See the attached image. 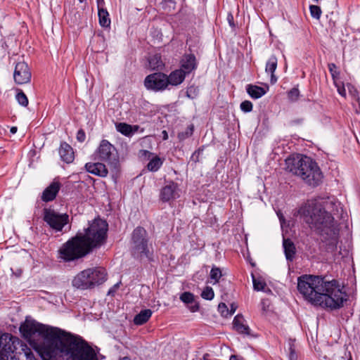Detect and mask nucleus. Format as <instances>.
I'll return each mask as SVG.
<instances>
[{
  "label": "nucleus",
  "mask_w": 360,
  "mask_h": 360,
  "mask_svg": "<svg viewBox=\"0 0 360 360\" xmlns=\"http://www.w3.org/2000/svg\"><path fill=\"white\" fill-rule=\"evenodd\" d=\"M15 99L17 100L18 103L23 106V107H26L28 105V98L27 97V96L24 94V92L21 90H20L16 96H15Z\"/></svg>",
  "instance_id": "nucleus-30"
},
{
  "label": "nucleus",
  "mask_w": 360,
  "mask_h": 360,
  "mask_svg": "<svg viewBox=\"0 0 360 360\" xmlns=\"http://www.w3.org/2000/svg\"><path fill=\"white\" fill-rule=\"evenodd\" d=\"M86 139V134L83 129H79L77 133V139L79 142H84Z\"/></svg>",
  "instance_id": "nucleus-43"
},
{
  "label": "nucleus",
  "mask_w": 360,
  "mask_h": 360,
  "mask_svg": "<svg viewBox=\"0 0 360 360\" xmlns=\"http://www.w3.org/2000/svg\"><path fill=\"white\" fill-rule=\"evenodd\" d=\"M116 290V289H115L114 288H111L109 291H108V294H112L113 292H115Z\"/></svg>",
  "instance_id": "nucleus-53"
},
{
  "label": "nucleus",
  "mask_w": 360,
  "mask_h": 360,
  "mask_svg": "<svg viewBox=\"0 0 360 360\" xmlns=\"http://www.w3.org/2000/svg\"><path fill=\"white\" fill-rule=\"evenodd\" d=\"M163 161L158 156L152 158L148 163L147 168L150 172L158 171L162 166Z\"/></svg>",
  "instance_id": "nucleus-29"
},
{
  "label": "nucleus",
  "mask_w": 360,
  "mask_h": 360,
  "mask_svg": "<svg viewBox=\"0 0 360 360\" xmlns=\"http://www.w3.org/2000/svg\"><path fill=\"white\" fill-rule=\"evenodd\" d=\"M310 13L312 18L319 20L321 15V8L316 5H311L309 6Z\"/></svg>",
  "instance_id": "nucleus-34"
},
{
  "label": "nucleus",
  "mask_w": 360,
  "mask_h": 360,
  "mask_svg": "<svg viewBox=\"0 0 360 360\" xmlns=\"http://www.w3.org/2000/svg\"><path fill=\"white\" fill-rule=\"evenodd\" d=\"M300 95V91L297 88H292L289 92H288V98L292 101H296Z\"/></svg>",
  "instance_id": "nucleus-41"
},
{
  "label": "nucleus",
  "mask_w": 360,
  "mask_h": 360,
  "mask_svg": "<svg viewBox=\"0 0 360 360\" xmlns=\"http://www.w3.org/2000/svg\"><path fill=\"white\" fill-rule=\"evenodd\" d=\"M179 197L178 185L169 181L160 190V198L162 202H169Z\"/></svg>",
  "instance_id": "nucleus-13"
},
{
  "label": "nucleus",
  "mask_w": 360,
  "mask_h": 360,
  "mask_svg": "<svg viewBox=\"0 0 360 360\" xmlns=\"http://www.w3.org/2000/svg\"><path fill=\"white\" fill-rule=\"evenodd\" d=\"M240 107L244 112H249L252 110V103L250 101H245L240 103Z\"/></svg>",
  "instance_id": "nucleus-38"
},
{
  "label": "nucleus",
  "mask_w": 360,
  "mask_h": 360,
  "mask_svg": "<svg viewBox=\"0 0 360 360\" xmlns=\"http://www.w3.org/2000/svg\"><path fill=\"white\" fill-rule=\"evenodd\" d=\"M162 134H163V139L164 140H167L168 139V134H167V132L166 131H162Z\"/></svg>",
  "instance_id": "nucleus-51"
},
{
  "label": "nucleus",
  "mask_w": 360,
  "mask_h": 360,
  "mask_svg": "<svg viewBox=\"0 0 360 360\" xmlns=\"http://www.w3.org/2000/svg\"><path fill=\"white\" fill-rule=\"evenodd\" d=\"M120 360H130V359L128 357H124V358L121 359Z\"/></svg>",
  "instance_id": "nucleus-57"
},
{
  "label": "nucleus",
  "mask_w": 360,
  "mask_h": 360,
  "mask_svg": "<svg viewBox=\"0 0 360 360\" xmlns=\"http://www.w3.org/2000/svg\"><path fill=\"white\" fill-rule=\"evenodd\" d=\"M167 75L162 72H155L148 75L144 79V86L148 90L160 91L165 90L167 86Z\"/></svg>",
  "instance_id": "nucleus-11"
},
{
  "label": "nucleus",
  "mask_w": 360,
  "mask_h": 360,
  "mask_svg": "<svg viewBox=\"0 0 360 360\" xmlns=\"http://www.w3.org/2000/svg\"><path fill=\"white\" fill-rule=\"evenodd\" d=\"M18 339L9 333L0 335V360H18L13 355Z\"/></svg>",
  "instance_id": "nucleus-9"
},
{
  "label": "nucleus",
  "mask_w": 360,
  "mask_h": 360,
  "mask_svg": "<svg viewBox=\"0 0 360 360\" xmlns=\"http://www.w3.org/2000/svg\"><path fill=\"white\" fill-rule=\"evenodd\" d=\"M149 67L151 70H159L164 66L161 56L158 54L151 56L148 58Z\"/></svg>",
  "instance_id": "nucleus-26"
},
{
  "label": "nucleus",
  "mask_w": 360,
  "mask_h": 360,
  "mask_svg": "<svg viewBox=\"0 0 360 360\" xmlns=\"http://www.w3.org/2000/svg\"><path fill=\"white\" fill-rule=\"evenodd\" d=\"M93 156L95 160L105 162L115 169L119 167L118 153L115 147L105 139L101 141Z\"/></svg>",
  "instance_id": "nucleus-7"
},
{
  "label": "nucleus",
  "mask_w": 360,
  "mask_h": 360,
  "mask_svg": "<svg viewBox=\"0 0 360 360\" xmlns=\"http://www.w3.org/2000/svg\"><path fill=\"white\" fill-rule=\"evenodd\" d=\"M342 210L340 203L333 199H311L298 210V214L311 229L321 235L328 251L336 250L340 228L334 215Z\"/></svg>",
  "instance_id": "nucleus-2"
},
{
  "label": "nucleus",
  "mask_w": 360,
  "mask_h": 360,
  "mask_svg": "<svg viewBox=\"0 0 360 360\" xmlns=\"http://www.w3.org/2000/svg\"><path fill=\"white\" fill-rule=\"evenodd\" d=\"M90 270L92 274H90V281L92 288L104 283L107 279V273L105 269L102 267H96L93 269H87Z\"/></svg>",
  "instance_id": "nucleus-15"
},
{
  "label": "nucleus",
  "mask_w": 360,
  "mask_h": 360,
  "mask_svg": "<svg viewBox=\"0 0 360 360\" xmlns=\"http://www.w3.org/2000/svg\"><path fill=\"white\" fill-rule=\"evenodd\" d=\"M20 330L27 339L35 335L42 337L44 352L50 358L61 354L65 360H97L94 350L84 339L60 328L26 319Z\"/></svg>",
  "instance_id": "nucleus-1"
},
{
  "label": "nucleus",
  "mask_w": 360,
  "mask_h": 360,
  "mask_svg": "<svg viewBox=\"0 0 360 360\" xmlns=\"http://www.w3.org/2000/svg\"><path fill=\"white\" fill-rule=\"evenodd\" d=\"M218 311L224 317H227L229 314V310L225 303H220L218 306Z\"/></svg>",
  "instance_id": "nucleus-40"
},
{
  "label": "nucleus",
  "mask_w": 360,
  "mask_h": 360,
  "mask_svg": "<svg viewBox=\"0 0 360 360\" xmlns=\"http://www.w3.org/2000/svg\"><path fill=\"white\" fill-rule=\"evenodd\" d=\"M252 282H253V287L255 290L259 291V290H264L266 283L264 281L260 279H257L255 278L254 276H252Z\"/></svg>",
  "instance_id": "nucleus-35"
},
{
  "label": "nucleus",
  "mask_w": 360,
  "mask_h": 360,
  "mask_svg": "<svg viewBox=\"0 0 360 360\" xmlns=\"http://www.w3.org/2000/svg\"><path fill=\"white\" fill-rule=\"evenodd\" d=\"M150 309L141 310L139 314L135 316L134 323L135 325L141 326L146 323L152 316Z\"/></svg>",
  "instance_id": "nucleus-24"
},
{
  "label": "nucleus",
  "mask_w": 360,
  "mask_h": 360,
  "mask_svg": "<svg viewBox=\"0 0 360 360\" xmlns=\"http://www.w3.org/2000/svg\"><path fill=\"white\" fill-rule=\"evenodd\" d=\"M100 1H101V0H98V8H100ZM101 1H103V0H101Z\"/></svg>",
  "instance_id": "nucleus-58"
},
{
  "label": "nucleus",
  "mask_w": 360,
  "mask_h": 360,
  "mask_svg": "<svg viewBox=\"0 0 360 360\" xmlns=\"http://www.w3.org/2000/svg\"><path fill=\"white\" fill-rule=\"evenodd\" d=\"M284 252L287 260L292 261L295 255V247L290 239H283Z\"/></svg>",
  "instance_id": "nucleus-23"
},
{
  "label": "nucleus",
  "mask_w": 360,
  "mask_h": 360,
  "mask_svg": "<svg viewBox=\"0 0 360 360\" xmlns=\"http://www.w3.org/2000/svg\"><path fill=\"white\" fill-rule=\"evenodd\" d=\"M193 87H189L188 89H187V91H186V94H187V96L188 97L191 98V93L192 92V91L193 90Z\"/></svg>",
  "instance_id": "nucleus-50"
},
{
  "label": "nucleus",
  "mask_w": 360,
  "mask_h": 360,
  "mask_svg": "<svg viewBox=\"0 0 360 360\" xmlns=\"http://www.w3.org/2000/svg\"><path fill=\"white\" fill-rule=\"evenodd\" d=\"M116 290V289H115L114 288H111L109 291H108V294H112L113 292H115Z\"/></svg>",
  "instance_id": "nucleus-54"
},
{
  "label": "nucleus",
  "mask_w": 360,
  "mask_h": 360,
  "mask_svg": "<svg viewBox=\"0 0 360 360\" xmlns=\"http://www.w3.org/2000/svg\"><path fill=\"white\" fill-rule=\"evenodd\" d=\"M99 24L101 27H108L110 25L109 13L106 9L98 8Z\"/></svg>",
  "instance_id": "nucleus-27"
},
{
  "label": "nucleus",
  "mask_w": 360,
  "mask_h": 360,
  "mask_svg": "<svg viewBox=\"0 0 360 360\" xmlns=\"http://www.w3.org/2000/svg\"><path fill=\"white\" fill-rule=\"evenodd\" d=\"M186 75L187 73H186L181 68L172 72L169 76L167 75V79H168L167 86L169 84L177 86L181 84Z\"/></svg>",
  "instance_id": "nucleus-19"
},
{
  "label": "nucleus",
  "mask_w": 360,
  "mask_h": 360,
  "mask_svg": "<svg viewBox=\"0 0 360 360\" xmlns=\"http://www.w3.org/2000/svg\"><path fill=\"white\" fill-rule=\"evenodd\" d=\"M13 78L18 84H24L30 81L31 72L27 63L19 62L15 65Z\"/></svg>",
  "instance_id": "nucleus-12"
},
{
  "label": "nucleus",
  "mask_w": 360,
  "mask_h": 360,
  "mask_svg": "<svg viewBox=\"0 0 360 360\" xmlns=\"http://www.w3.org/2000/svg\"><path fill=\"white\" fill-rule=\"evenodd\" d=\"M79 1H80V2H82V1H83V0H79Z\"/></svg>",
  "instance_id": "nucleus-60"
},
{
  "label": "nucleus",
  "mask_w": 360,
  "mask_h": 360,
  "mask_svg": "<svg viewBox=\"0 0 360 360\" xmlns=\"http://www.w3.org/2000/svg\"><path fill=\"white\" fill-rule=\"evenodd\" d=\"M131 127H132V135L138 131L139 129V126L138 125H131Z\"/></svg>",
  "instance_id": "nucleus-48"
},
{
  "label": "nucleus",
  "mask_w": 360,
  "mask_h": 360,
  "mask_svg": "<svg viewBox=\"0 0 360 360\" xmlns=\"http://www.w3.org/2000/svg\"><path fill=\"white\" fill-rule=\"evenodd\" d=\"M44 220L51 229L56 231H60L68 223L69 216L67 214H58L53 210L45 208L44 210Z\"/></svg>",
  "instance_id": "nucleus-10"
},
{
  "label": "nucleus",
  "mask_w": 360,
  "mask_h": 360,
  "mask_svg": "<svg viewBox=\"0 0 360 360\" xmlns=\"http://www.w3.org/2000/svg\"><path fill=\"white\" fill-rule=\"evenodd\" d=\"M338 92L340 95L345 96L346 95L345 89L344 88L342 89H338Z\"/></svg>",
  "instance_id": "nucleus-49"
},
{
  "label": "nucleus",
  "mask_w": 360,
  "mask_h": 360,
  "mask_svg": "<svg viewBox=\"0 0 360 360\" xmlns=\"http://www.w3.org/2000/svg\"><path fill=\"white\" fill-rule=\"evenodd\" d=\"M227 20L230 25V26L231 27H234V23H233V16L232 14L229 13L227 16Z\"/></svg>",
  "instance_id": "nucleus-44"
},
{
  "label": "nucleus",
  "mask_w": 360,
  "mask_h": 360,
  "mask_svg": "<svg viewBox=\"0 0 360 360\" xmlns=\"http://www.w3.org/2000/svg\"><path fill=\"white\" fill-rule=\"evenodd\" d=\"M214 290L209 286L205 287L201 293V297L207 300H212L214 298Z\"/></svg>",
  "instance_id": "nucleus-32"
},
{
  "label": "nucleus",
  "mask_w": 360,
  "mask_h": 360,
  "mask_svg": "<svg viewBox=\"0 0 360 360\" xmlns=\"http://www.w3.org/2000/svg\"><path fill=\"white\" fill-rule=\"evenodd\" d=\"M233 325L234 329L239 333L243 334V335H250V329L245 324V320L243 317V316L237 315L235 316Z\"/></svg>",
  "instance_id": "nucleus-21"
},
{
  "label": "nucleus",
  "mask_w": 360,
  "mask_h": 360,
  "mask_svg": "<svg viewBox=\"0 0 360 360\" xmlns=\"http://www.w3.org/2000/svg\"><path fill=\"white\" fill-rule=\"evenodd\" d=\"M181 68L187 74L196 68V59L193 54H187L181 60Z\"/></svg>",
  "instance_id": "nucleus-20"
},
{
  "label": "nucleus",
  "mask_w": 360,
  "mask_h": 360,
  "mask_svg": "<svg viewBox=\"0 0 360 360\" xmlns=\"http://www.w3.org/2000/svg\"><path fill=\"white\" fill-rule=\"evenodd\" d=\"M21 273H22L21 270H20V271H17L16 276H20V274H21Z\"/></svg>",
  "instance_id": "nucleus-55"
},
{
  "label": "nucleus",
  "mask_w": 360,
  "mask_h": 360,
  "mask_svg": "<svg viewBox=\"0 0 360 360\" xmlns=\"http://www.w3.org/2000/svg\"><path fill=\"white\" fill-rule=\"evenodd\" d=\"M248 94L255 99H257L263 96L266 94L264 88L256 85L248 84L246 87Z\"/></svg>",
  "instance_id": "nucleus-25"
},
{
  "label": "nucleus",
  "mask_w": 360,
  "mask_h": 360,
  "mask_svg": "<svg viewBox=\"0 0 360 360\" xmlns=\"http://www.w3.org/2000/svg\"><path fill=\"white\" fill-rule=\"evenodd\" d=\"M59 258L64 262L78 259L90 252L86 244L82 240L80 234H77L65 243L58 250Z\"/></svg>",
  "instance_id": "nucleus-6"
},
{
  "label": "nucleus",
  "mask_w": 360,
  "mask_h": 360,
  "mask_svg": "<svg viewBox=\"0 0 360 360\" xmlns=\"http://www.w3.org/2000/svg\"><path fill=\"white\" fill-rule=\"evenodd\" d=\"M118 287H119V283H117V284H115V285L113 286V288H114L115 289H117Z\"/></svg>",
  "instance_id": "nucleus-56"
},
{
  "label": "nucleus",
  "mask_w": 360,
  "mask_h": 360,
  "mask_svg": "<svg viewBox=\"0 0 360 360\" xmlns=\"http://www.w3.org/2000/svg\"><path fill=\"white\" fill-rule=\"evenodd\" d=\"M108 228L107 222L98 218L89 224L84 233H78L77 234H80L82 240L91 252L93 249L101 247L105 243Z\"/></svg>",
  "instance_id": "nucleus-5"
},
{
  "label": "nucleus",
  "mask_w": 360,
  "mask_h": 360,
  "mask_svg": "<svg viewBox=\"0 0 360 360\" xmlns=\"http://www.w3.org/2000/svg\"><path fill=\"white\" fill-rule=\"evenodd\" d=\"M180 300L186 304H192L194 302V295L191 292H184L180 295Z\"/></svg>",
  "instance_id": "nucleus-33"
},
{
  "label": "nucleus",
  "mask_w": 360,
  "mask_h": 360,
  "mask_svg": "<svg viewBox=\"0 0 360 360\" xmlns=\"http://www.w3.org/2000/svg\"><path fill=\"white\" fill-rule=\"evenodd\" d=\"M297 290L308 302L325 309H340L348 299L336 280H328L320 276L304 274L299 276Z\"/></svg>",
  "instance_id": "nucleus-3"
},
{
  "label": "nucleus",
  "mask_w": 360,
  "mask_h": 360,
  "mask_svg": "<svg viewBox=\"0 0 360 360\" xmlns=\"http://www.w3.org/2000/svg\"><path fill=\"white\" fill-rule=\"evenodd\" d=\"M161 4L162 8L168 12L174 10L175 8V2L173 0H164Z\"/></svg>",
  "instance_id": "nucleus-36"
},
{
  "label": "nucleus",
  "mask_w": 360,
  "mask_h": 360,
  "mask_svg": "<svg viewBox=\"0 0 360 360\" xmlns=\"http://www.w3.org/2000/svg\"><path fill=\"white\" fill-rule=\"evenodd\" d=\"M229 360H243V358L239 357L237 355H231L229 358Z\"/></svg>",
  "instance_id": "nucleus-47"
},
{
  "label": "nucleus",
  "mask_w": 360,
  "mask_h": 360,
  "mask_svg": "<svg viewBox=\"0 0 360 360\" xmlns=\"http://www.w3.org/2000/svg\"><path fill=\"white\" fill-rule=\"evenodd\" d=\"M116 129L122 134L130 136L132 135V127L131 125L124 122H120L116 124Z\"/></svg>",
  "instance_id": "nucleus-28"
},
{
  "label": "nucleus",
  "mask_w": 360,
  "mask_h": 360,
  "mask_svg": "<svg viewBox=\"0 0 360 360\" xmlns=\"http://www.w3.org/2000/svg\"><path fill=\"white\" fill-rule=\"evenodd\" d=\"M285 169L299 176L307 185L316 187L323 175L317 162L306 155L289 157L285 160Z\"/></svg>",
  "instance_id": "nucleus-4"
},
{
  "label": "nucleus",
  "mask_w": 360,
  "mask_h": 360,
  "mask_svg": "<svg viewBox=\"0 0 360 360\" xmlns=\"http://www.w3.org/2000/svg\"><path fill=\"white\" fill-rule=\"evenodd\" d=\"M59 154L63 161L70 163L74 160L75 155L72 148L65 142L60 144Z\"/></svg>",
  "instance_id": "nucleus-18"
},
{
  "label": "nucleus",
  "mask_w": 360,
  "mask_h": 360,
  "mask_svg": "<svg viewBox=\"0 0 360 360\" xmlns=\"http://www.w3.org/2000/svg\"><path fill=\"white\" fill-rule=\"evenodd\" d=\"M347 360H352V359H351V358H349V359H348Z\"/></svg>",
  "instance_id": "nucleus-59"
},
{
  "label": "nucleus",
  "mask_w": 360,
  "mask_h": 360,
  "mask_svg": "<svg viewBox=\"0 0 360 360\" xmlns=\"http://www.w3.org/2000/svg\"><path fill=\"white\" fill-rule=\"evenodd\" d=\"M16 131H17V127H13L11 128V132L12 134H15Z\"/></svg>",
  "instance_id": "nucleus-52"
},
{
  "label": "nucleus",
  "mask_w": 360,
  "mask_h": 360,
  "mask_svg": "<svg viewBox=\"0 0 360 360\" xmlns=\"http://www.w3.org/2000/svg\"><path fill=\"white\" fill-rule=\"evenodd\" d=\"M222 274L219 268L213 266L210 271V278L214 280V284L217 283L221 277Z\"/></svg>",
  "instance_id": "nucleus-31"
},
{
  "label": "nucleus",
  "mask_w": 360,
  "mask_h": 360,
  "mask_svg": "<svg viewBox=\"0 0 360 360\" xmlns=\"http://www.w3.org/2000/svg\"><path fill=\"white\" fill-rule=\"evenodd\" d=\"M277 63L278 60L276 57L275 56H271L266 64L265 71L266 73L271 74V82L272 84L277 81V78L274 75V72L277 68Z\"/></svg>",
  "instance_id": "nucleus-22"
},
{
  "label": "nucleus",
  "mask_w": 360,
  "mask_h": 360,
  "mask_svg": "<svg viewBox=\"0 0 360 360\" xmlns=\"http://www.w3.org/2000/svg\"><path fill=\"white\" fill-rule=\"evenodd\" d=\"M328 70L329 72L333 77V79L335 80L339 77L340 72L338 70V68L335 64L334 63H329L328 64Z\"/></svg>",
  "instance_id": "nucleus-37"
},
{
  "label": "nucleus",
  "mask_w": 360,
  "mask_h": 360,
  "mask_svg": "<svg viewBox=\"0 0 360 360\" xmlns=\"http://www.w3.org/2000/svg\"><path fill=\"white\" fill-rule=\"evenodd\" d=\"M198 309H199V304L198 303H195L194 304H193L190 307V310L192 312H195V311H198Z\"/></svg>",
  "instance_id": "nucleus-45"
},
{
  "label": "nucleus",
  "mask_w": 360,
  "mask_h": 360,
  "mask_svg": "<svg viewBox=\"0 0 360 360\" xmlns=\"http://www.w3.org/2000/svg\"><path fill=\"white\" fill-rule=\"evenodd\" d=\"M293 344L292 342H290V354H289V359L290 360H297V355L295 353V349L292 347Z\"/></svg>",
  "instance_id": "nucleus-42"
},
{
  "label": "nucleus",
  "mask_w": 360,
  "mask_h": 360,
  "mask_svg": "<svg viewBox=\"0 0 360 360\" xmlns=\"http://www.w3.org/2000/svg\"><path fill=\"white\" fill-rule=\"evenodd\" d=\"M61 184L59 181L54 180L42 193L41 200L44 202L53 200L58 194Z\"/></svg>",
  "instance_id": "nucleus-16"
},
{
  "label": "nucleus",
  "mask_w": 360,
  "mask_h": 360,
  "mask_svg": "<svg viewBox=\"0 0 360 360\" xmlns=\"http://www.w3.org/2000/svg\"><path fill=\"white\" fill-rule=\"evenodd\" d=\"M131 253L134 257H149L146 231L141 227L135 229L132 233Z\"/></svg>",
  "instance_id": "nucleus-8"
},
{
  "label": "nucleus",
  "mask_w": 360,
  "mask_h": 360,
  "mask_svg": "<svg viewBox=\"0 0 360 360\" xmlns=\"http://www.w3.org/2000/svg\"><path fill=\"white\" fill-rule=\"evenodd\" d=\"M85 169L88 172L101 177L106 176L108 173L106 166L101 162H87Z\"/></svg>",
  "instance_id": "nucleus-17"
},
{
  "label": "nucleus",
  "mask_w": 360,
  "mask_h": 360,
  "mask_svg": "<svg viewBox=\"0 0 360 360\" xmlns=\"http://www.w3.org/2000/svg\"><path fill=\"white\" fill-rule=\"evenodd\" d=\"M236 310V306H235L233 304H232L231 306V310L229 311V316H231L232 314H233L235 313Z\"/></svg>",
  "instance_id": "nucleus-46"
},
{
  "label": "nucleus",
  "mask_w": 360,
  "mask_h": 360,
  "mask_svg": "<svg viewBox=\"0 0 360 360\" xmlns=\"http://www.w3.org/2000/svg\"><path fill=\"white\" fill-rule=\"evenodd\" d=\"M193 131V126L191 125L186 129L185 132L179 133L178 136H179V139H181V140L185 139L192 135Z\"/></svg>",
  "instance_id": "nucleus-39"
},
{
  "label": "nucleus",
  "mask_w": 360,
  "mask_h": 360,
  "mask_svg": "<svg viewBox=\"0 0 360 360\" xmlns=\"http://www.w3.org/2000/svg\"><path fill=\"white\" fill-rule=\"evenodd\" d=\"M90 274H92L90 270L85 269L77 274L72 279V285L82 290L91 288V281H90L89 277Z\"/></svg>",
  "instance_id": "nucleus-14"
}]
</instances>
